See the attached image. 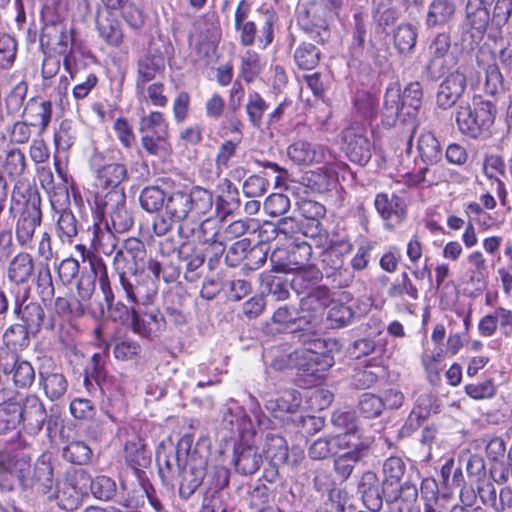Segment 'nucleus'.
I'll return each mask as SVG.
<instances>
[{"label": "nucleus", "mask_w": 512, "mask_h": 512, "mask_svg": "<svg viewBox=\"0 0 512 512\" xmlns=\"http://www.w3.org/2000/svg\"><path fill=\"white\" fill-rule=\"evenodd\" d=\"M42 27L39 35L40 48L44 54L55 53L64 57V66L68 69L70 56L79 47L76 31L52 9L47 8L41 13Z\"/></svg>", "instance_id": "f257e3e1"}, {"label": "nucleus", "mask_w": 512, "mask_h": 512, "mask_svg": "<svg viewBox=\"0 0 512 512\" xmlns=\"http://www.w3.org/2000/svg\"><path fill=\"white\" fill-rule=\"evenodd\" d=\"M455 122L464 136L479 140L490 135L496 115V104L482 97H474L473 103L460 102L455 108Z\"/></svg>", "instance_id": "f03ea898"}, {"label": "nucleus", "mask_w": 512, "mask_h": 512, "mask_svg": "<svg viewBox=\"0 0 512 512\" xmlns=\"http://www.w3.org/2000/svg\"><path fill=\"white\" fill-rule=\"evenodd\" d=\"M382 492L387 502L402 500L413 503L418 498L419 474L412 468L407 471L401 457L391 456L383 462Z\"/></svg>", "instance_id": "7ed1b4c3"}, {"label": "nucleus", "mask_w": 512, "mask_h": 512, "mask_svg": "<svg viewBox=\"0 0 512 512\" xmlns=\"http://www.w3.org/2000/svg\"><path fill=\"white\" fill-rule=\"evenodd\" d=\"M13 199L24 205L16 225V238L25 247L32 241L36 228L41 224V198L36 188L26 186L23 190L15 187Z\"/></svg>", "instance_id": "20e7f679"}, {"label": "nucleus", "mask_w": 512, "mask_h": 512, "mask_svg": "<svg viewBox=\"0 0 512 512\" xmlns=\"http://www.w3.org/2000/svg\"><path fill=\"white\" fill-rule=\"evenodd\" d=\"M31 457L20 450L0 451V489L13 491L17 486L27 490L30 485Z\"/></svg>", "instance_id": "39448f33"}, {"label": "nucleus", "mask_w": 512, "mask_h": 512, "mask_svg": "<svg viewBox=\"0 0 512 512\" xmlns=\"http://www.w3.org/2000/svg\"><path fill=\"white\" fill-rule=\"evenodd\" d=\"M451 34L443 31L432 39L429 47V60L424 67L423 77L436 81L446 74L455 64V57L450 53Z\"/></svg>", "instance_id": "423d86ee"}, {"label": "nucleus", "mask_w": 512, "mask_h": 512, "mask_svg": "<svg viewBox=\"0 0 512 512\" xmlns=\"http://www.w3.org/2000/svg\"><path fill=\"white\" fill-rule=\"evenodd\" d=\"M118 281L131 303L149 306L157 296L158 281L153 275L145 273L144 269L133 272L130 276L122 273Z\"/></svg>", "instance_id": "0eeeda50"}, {"label": "nucleus", "mask_w": 512, "mask_h": 512, "mask_svg": "<svg viewBox=\"0 0 512 512\" xmlns=\"http://www.w3.org/2000/svg\"><path fill=\"white\" fill-rule=\"evenodd\" d=\"M147 249L143 241L138 238L126 239L122 247L118 249L113 257V268L121 278L122 273L131 274L147 268Z\"/></svg>", "instance_id": "6e6552de"}, {"label": "nucleus", "mask_w": 512, "mask_h": 512, "mask_svg": "<svg viewBox=\"0 0 512 512\" xmlns=\"http://www.w3.org/2000/svg\"><path fill=\"white\" fill-rule=\"evenodd\" d=\"M312 253V246L307 242L278 247L270 255L272 271L290 273L301 269L310 261Z\"/></svg>", "instance_id": "1a4fd4ad"}, {"label": "nucleus", "mask_w": 512, "mask_h": 512, "mask_svg": "<svg viewBox=\"0 0 512 512\" xmlns=\"http://www.w3.org/2000/svg\"><path fill=\"white\" fill-rule=\"evenodd\" d=\"M488 2L481 0H468L465 5V15L462 22V41L470 38V43L480 42L491 20L490 13L486 7Z\"/></svg>", "instance_id": "9d476101"}, {"label": "nucleus", "mask_w": 512, "mask_h": 512, "mask_svg": "<svg viewBox=\"0 0 512 512\" xmlns=\"http://www.w3.org/2000/svg\"><path fill=\"white\" fill-rule=\"evenodd\" d=\"M144 307L132 311L131 330L142 338L155 340L166 330L167 320L158 308Z\"/></svg>", "instance_id": "9b49d317"}, {"label": "nucleus", "mask_w": 512, "mask_h": 512, "mask_svg": "<svg viewBox=\"0 0 512 512\" xmlns=\"http://www.w3.org/2000/svg\"><path fill=\"white\" fill-rule=\"evenodd\" d=\"M252 433H242L239 441L233 446L232 463L236 472L241 475H253L261 467L263 456L258 452V448L250 442Z\"/></svg>", "instance_id": "f8f14e48"}, {"label": "nucleus", "mask_w": 512, "mask_h": 512, "mask_svg": "<svg viewBox=\"0 0 512 512\" xmlns=\"http://www.w3.org/2000/svg\"><path fill=\"white\" fill-rule=\"evenodd\" d=\"M206 466V458L197 457L195 453H191L188 459H186L181 472L178 474L180 478L178 492L181 499L188 500L204 484Z\"/></svg>", "instance_id": "ddd939ff"}, {"label": "nucleus", "mask_w": 512, "mask_h": 512, "mask_svg": "<svg viewBox=\"0 0 512 512\" xmlns=\"http://www.w3.org/2000/svg\"><path fill=\"white\" fill-rule=\"evenodd\" d=\"M0 369L6 375L11 374L19 388H28L35 380V370L30 362L20 359L15 351L8 348H0Z\"/></svg>", "instance_id": "4468645a"}, {"label": "nucleus", "mask_w": 512, "mask_h": 512, "mask_svg": "<svg viewBox=\"0 0 512 512\" xmlns=\"http://www.w3.org/2000/svg\"><path fill=\"white\" fill-rule=\"evenodd\" d=\"M91 165L96 173L98 184L109 192L120 190L119 186L128 178L126 165L122 163H106L102 153H95Z\"/></svg>", "instance_id": "2eb2a0df"}, {"label": "nucleus", "mask_w": 512, "mask_h": 512, "mask_svg": "<svg viewBox=\"0 0 512 512\" xmlns=\"http://www.w3.org/2000/svg\"><path fill=\"white\" fill-rule=\"evenodd\" d=\"M191 439L188 436L181 438L177 446L169 452L157 453L159 474L162 478L174 479L181 472L190 453Z\"/></svg>", "instance_id": "dca6fc26"}, {"label": "nucleus", "mask_w": 512, "mask_h": 512, "mask_svg": "<svg viewBox=\"0 0 512 512\" xmlns=\"http://www.w3.org/2000/svg\"><path fill=\"white\" fill-rule=\"evenodd\" d=\"M21 421L33 433H39L44 425L47 426L48 433H51L52 426L56 425L55 418L48 416L44 404L36 395H28L23 404H20Z\"/></svg>", "instance_id": "f3484780"}, {"label": "nucleus", "mask_w": 512, "mask_h": 512, "mask_svg": "<svg viewBox=\"0 0 512 512\" xmlns=\"http://www.w3.org/2000/svg\"><path fill=\"white\" fill-rule=\"evenodd\" d=\"M105 209L110 214V227L116 233H124L134 224L132 213L126 207L124 189L108 192L105 196Z\"/></svg>", "instance_id": "a211bd4d"}, {"label": "nucleus", "mask_w": 512, "mask_h": 512, "mask_svg": "<svg viewBox=\"0 0 512 512\" xmlns=\"http://www.w3.org/2000/svg\"><path fill=\"white\" fill-rule=\"evenodd\" d=\"M467 81L463 73L454 72L449 74L439 85L436 94V105L442 110H448L457 107L464 100L466 94Z\"/></svg>", "instance_id": "6ab92c4d"}, {"label": "nucleus", "mask_w": 512, "mask_h": 512, "mask_svg": "<svg viewBox=\"0 0 512 512\" xmlns=\"http://www.w3.org/2000/svg\"><path fill=\"white\" fill-rule=\"evenodd\" d=\"M166 243L171 245L172 251L177 250L178 258L185 262V279L188 282H195L200 276L198 270L205 262V252L203 249L186 241L176 248L172 240L166 239L164 242H160L161 251Z\"/></svg>", "instance_id": "aec40b11"}, {"label": "nucleus", "mask_w": 512, "mask_h": 512, "mask_svg": "<svg viewBox=\"0 0 512 512\" xmlns=\"http://www.w3.org/2000/svg\"><path fill=\"white\" fill-rule=\"evenodd\" d=\"M30 485L28 489H36L37 492L47 495V497L58 486L59 482L54 476V467L50 461V455L42 454L34 464L33 471L28 474Z\"/></svg>", "instance_id": "412c9836"}, {"label": "nucleus", "mask_w": 512, "mask_h": 512, "mask_svg": "<svg viewBox=\"0 0 512 512\" xmlns=\"http://www.w3.org/2000/svg\"><path fill=\"white\" fill-rule=\"evenodd\" d=\"M136 89L138 93H144L145 85L152 81L156 75L165 68V57L157 49H150L148 53L139 58L137 63Z\"/></svg>", "instance_id": "4be33fe9"}, {"label": "nucleus", "mask_w": 512, "mask_h": 512, "mask_svg": "<svg viewBox=\"0 0 512 512\" xmlns=\"http://www.w3.org/2000/svg\"><path fill=\"white\" fill-rule=\"evenodd\" d=\"M372 440L358 431L345 432L335 436V444L338 450H345L346 454L354 460L362 461L369 455Z\"/></svg>", "instance_id": "5701e85b"}, {"label": "nucleus", "mask_w": 512, "mask_h": 512, "mask_svg": "<svg viewBox=\"0 0 512 512\" xmlns=\"http://www.w3.org/2000/svg\"><path fill=\"white\" fill-rule=\"evenodd\" d=\"M345 152L350 161L364 166L371 157L373 145L367 136L356 133L353 129L344 132Z\"/></svg>", "instance_id": "b1692460"}, {"label": "nucleus", "mask_w": 512, "mask_h": 512, "mask_svg": "<svg viewBox=\"0 0 512 512\" xmlns=\"http://www.w3.org/2000/svg\"><path fill=\"white\" fill-rule=\"evenodd\" d=\"M124 458L126 464L135 471L140 479L145 474L143 469L151 465V452L147 449L144 440L139 436H134L125 443Z\"/></svg>", "instance_id": "393cba45"}, {"label": "nucleus", "mask_w": 512, "mask_h": 512, "mask_svg": "<svg viewBox=\"0 0 512 512\" xmlns=\"http://www.w3.org/2000/svg\"><path fill=\"white\" fill-rule=\"evenodd\" d=\"M76 295L69 297L58 296L54 299V313L63 320L80 318L85 314L90 299L81 293L79 286H75Z\"/></svg>", "instance_id": "a878e982"}, {"label": "nucleus", "mask_w": 512, "mask_h": 512, "mask_svg": "<svg viewBox=\"0 0 512 512\" xmlns=\"http://www.w3.org/2000/svg\"><path fill=\"white\" fill-rule=\"evenodd\" d=\"M109 345L105 344L104 350L93 354L90 362L84 370V385L88 391L97 388L103 391V384L107 378L106 361L108 358Z\"/></svg>", "instance_id": "bb28decb"}, {"label": "nucleus", "mask_w": 512, "mask_h": 512, "mask_svg": "<svg viewBox=\"0 0 512 512\" xmlns=\"http://www.w3.org/2000/svg\"><path fill=\"white\" fill-rule=\"evenodd\" d=\"M26 298L20 300L19 297L14 301V314L22 321L21 324L27 326L31 334H37L45 321V311L40 303H26Z\"/></svg>", "instance_id": "cd10ccee"}, {"label": "nucleus", "mask_w": 512, "mask_h": 512, "mask_svg": "<svg viewBox=\"0 0 512 512\" xmlns=\"http://www.w3.org/2000/svg\"><path fill=\"white\" fill-rule=\"evenodd\" d=\"M22 116L32 127L39 128L40 133L44 132L52 118V103L40 97L30 98L22 112Z\"/></svg>", "instance_id": "c85d7f7f"}, {"label": "nucleus", "mask_w": 512, "mask_h": 512, "mask_svg": "<svg viewBox=\"0 0 512 512\" xmlns=\"http://www.w3.org/2000/svg\"><path fill=\"white\" fill-rule=\"evenodd\" d=\"M375 208L384 220L401 223L407 213L405 200L396 194L379 193L374 201Z\"/></svg>", "instance_id": "c756f323"}, {"label": "nucleus", "mask_w": 512, "mask_h": 512, "mask_svg": "<svg viewBox=\"0 0 512 512\" xmlns=\"http://www.w3.org/2000/svg\"><path fill=\"white\" fill-rule=\"evenodd\" d=\"M290 159L301 165L321 163L325 160V148L307 141H297L291 144L287 150Z\"/></svg>", "instance_id": "7c9ffc66"}, {"label": "nucleus", "mask_w": 512, "mask_h": 512, "mask_svg": "<svg viewBox=\"0 0 512 512\" xmlns=\"http://www.w3.org/2000/svg\"><path fill=\"white\" fill-rule=\"evenodd\" d=\"M393 0H373L371 15L377 33L387 34V29L393 26L401 16L397 7L392 5Z\"/></svg>", "instance_id": "2f4dec72"}, {"label": "nucleus", "mask_w": 512, "mask_h": 512, "mask_svg": "<svg viewBox=\"0 0 512 512\" xmlns=\"http://www.w3.org/2000/svg\"><path fill=\"white\" fill-rule=\"evenodd\" d=\"M456 15L453 0H433L427 9L425 25L428 29L442 27L450 23Z\"/></svg>", "instance_id": "473e14b6"}, {"label": "nucleus", "mask_w": 512, "mask_h": 512, "mask_svg": "<svg viewBox=\"0 0 512 512\" xmlns=\"http://www.w3.org/2000/svg\"><path fill=\"white\" fill-rule=\"evenodd\" d=\"M262 452L269 465L282 466L289 459V447L286 439L273 432H268L265 435Z\"/></svg>", "instance_id": "72a5a7b5"}, {"label": "nucleus", "mask_w": 512, "mask_h": 512, "mask_svg": "<svg viewBox=\"0 0 512 512\" xmlns=\"http://www.w3.org/2000/svg\"><path fill=\"white\" fill-rule=\"evenodd\" d=\"M420 109L421 105L402 101L399 113L395 116L399 124L403 125V135L406 139L407 153H410L412 150L413 137L419 126Z\"/></svg>", "instance_id": "f704fd0d"}, {"label": "nucleus", "mask_w": 512, "mask_h": 512, "mask_svg": "<svg viewBox=\"0 0 512 512\" xmlns=\"http://www.w3.org/2000/svg\"><path fill=\"white\" fill-rule=\"evenodd\" d=\"M39 378L45 395L51 401H57L66 394L68 381L59 370L54 369L49 371L42 367L39 370Z\"/></svg>", "instance_id": "c9c22d12"}, {"label": "nucleus", "mask_w": 512, "mask_h": 512, "mask_svg": "<svg viewBox=\"0 0 512 512\" xmlns=\"http://www.w3.org/2000/svg\"><path fill=\"white\" fill-rule=\"evenodd\" d=\"M337 346L334 339H322L319 335L308 348L296 350L293 355H307L320 361L322 368H331L334 363L333 348Z\"/></svg>", "instance_id": "e433bc0d"}, {"label": "nucleus", "mask_w": 512, "mask_h": 512, "mask_svg": "<svg viewBox=\"0 0 512 512\" xmlns=\"http://www.w3.org/2000/svg\"><path fill=\"white\" fill-rule=\"evenodd\" d=\"M301 402L300 393L293 389L285 391L278 398L269 399L265 407L275 418H282L285 414L294 415L300 408Z\"/></svg>", "instance_id": "4c0bfd02"}, {"label": "nucleus", "mask_w": 512, "mask_h": 512, "mask_svg": "<svg viewBox=\"0 0 512 512\" xmlns=\"http://www.w3.org/2000/svg\"><path fill=\"white\" fill-rule=\"evenodd\" d=\"M34 274V260L29 253L20 252L10 261L8 279L17 284L27 283Z\"/></svg>", "instance_id": "58836bf2"}, {"label": "nucleus", "mask_w": 512, "mask_h": 512, "mask_svg": "<svg viewBox=\"0 0 512 512\" xmlns=\"http://www.w3.org/2000/svg\"><path fill=\"white\" fill-rule=\"evenodd\" d=\"M293 273V277L290 279L291 289L297 294H306L323 278L322 271L315 265L309 264L304 265L301 269H298Z\"/></svg>", "instance_id": "ea45409f"}, {"label": "nucleus", "mask_w": 512, "mask_h": 512, "mask_svg": "<svg viewBox=\"0 0 512 512\" xmlns=\"http://www.w3.org/2000/svg\"><path fill=\"white\" fill-rule=\"evenodd\" d=\"M222 192L216 197V210L223 214H230L241 205L238 188L228 178H223L219 184Z\"/></svg>", "instance_id": "a19ab883"}, {"label": "nucleus", "mask_w": 512, "mask_h": 512, "mask_svg": "<svg viewBox=\"0 0 512 512\" xmlns=\"http://www.w3.org/2000/svg\"><path fill=\"white\" fill-rule=\"evenodd\" d=\"M262 294L267 293L275 300H286L290 296L291 282L285 276L274 275L271 272L262 273L261 276Z\"/></svg>", "instance_id": "79ce46f5"}, {"label": "nucleus", "mask_w": 512, "mask_h": 512, "mask_svg": "<svg viewBox=\"0 0 512 512\" xmlns=\"http://www.w3.org/2000/svg\"><path fill=\"white\" fill-rule=\"evenodd\" d=\"M100 37L109 45L119 46L123 41V32L120 22L108 12L106 16H98L96 20Z\"/></svg>", "instance_id": "37998d69"}, {"label": "nucleus", "mask_w": 512, "mask_h": 512, "mask_svg": "<svg viewBox=\"0 0 512 512\" xmlns=\"http://www.w3.org/2000/svg\"><path fill=\"white\" fill-rule=\"evenodd\" d=\"M198 241L206 245L203 251L205 252V257L208 256V268L210 270L216 269L226 250L225 240L222 238L220 231L216 230L210 236H198Z\"/></svg>", "instance_id": "c03bdc74"}, {"label": "nucleus", "mask_w": 512, "mask_h": 512, "mask_svg": "<svg viewBox=\"0 0 512 512\" xmlns=\"http://www.w3.org/2000/svg\"><path fill=\"white\" fill-rule=\"evenodd\" d=\"M82 492L69 482H64L54 489L48 496L49 500H56L59 508L66 511H74L78 508L81 501Z\"/></svg>", "instance_id": "a18cd8bd"}, {"label": "nucleus", "mask_w": 512, "mask_h": 512, "mask_svg": "<svg viewBox=\"0 0 512 512\" xmlns=\"http://www.w3.org/2000/svg\"><path fill=\"white\" fill-rule=\"evenodd\" d=\"M165 212L177 222L186 220L191 213L188 192L177 190L170 193L166 199Z\"/></svg>", "instance_id": "49530a36"}, {"label": "nucleus", "mask_w": 512, "mask_h": 512, "mask_svg": "<svg viewBox=\"0 0 512 512\" xmlns=\"http://www.w3.org/2000/svg\"><path fill=\"white\" fill-rule=\"evenodd\" d=\"M418 152L426 165L437 164L442 159V149L432 132L422 133L418 139Z\"/></svg>", "instance_id": "de8ad7c7"}, {"label": "nucleus", "mask_w": 512, "mask_h": 512, "mask_svg": "<svg viewBox=\"0 0 512 512\" xmlns=\"http://www.w3.org/2000/svg\"><path fill=\"white\" fill-rule=\"evenodd\" d=\"M82 480L89 482V488L93 496L99 500H111L117 491L116 482L104 475L91 479L85 472L80 474Z\"/></svg>", "instance_id": "09e8293b"}, {"label": "nucleus", "mask_w": 512, "mask_h": 512, "mask_svg": "<svg viewBox=\"0 0 512 512\" xmlns=\"http://www.w3.org/2000/svg\"><path fill=\"white\" fill-rule=\"evenodd\" d=\"M204 480V496L217 497L218 493L228 486L230 471L223 466H215L210 471L206 470Z\"/></svg>", "instance_id": "8fccbe9b"}, {"label": "nucleus", "mask_w": 512, "mask_h": 512, "mask_svg": "<svg viewBox=\"0 0 512 512\" xmlns=\"http://www.w3.org/2000/svg\"><path fill=\"white\" fill-rule=\"evenodd\" d=\"M387 294L393 299H404L406 296L415 301L419 298V290L412 282L408 272L403 271L398 278L391 284Z\"/></svg>", "instance_id": "3c124183"}, {"label": "nucleus", "mask_w": 512, "mask_h": 512, "mask_svg": "<svg viewBox=\"0 0 512 512\" xmlns=\"http://www.w3.org/2000/svg\"><path fill=\"white\" fill-rule=\"evenodd\" d=\"M394 45L401 54L413 51L417 43V28L410 23L400 24L394 31Z\"/></svg>", "instance_id": "603ef678"}, {"label": "nucleus", "mask_w": 512, "mask_h": 512, "mask_svg": "<svg viewBox=\"0 0 512 512\" xmlns=\"http://www.w3.org/2000/svg\"><path fill=\"white\" fill-rule=\"evenodd\" d=\"M115 231L110 227L109 222L105 223V229L99 224L94 225L93 244L105 255H111L117 251L118 238Z\"/></svg>", "instance_id": "864d4df0"}, {"label": "nucleus", "mask_w": 512, "mask_h": 512, "mask_svg": "<svg viewBox=\"0 0 512 512\" xmlns=\"http://www.w3.org/2000/svg\"><path fill=\"white\" fill-rule=\"evenodd\" d=\"M356 315L352 306L341 302H335L327 314V321L332 329L344 328L352 323Z\"/></svg>", "instance_id": "5fc2aeb1"}, {"label": "nucleus", "mask_w": 512, "mask_h": 512, "mask_svg": "<svg viewBox=\"0 0 512 512\" xmlns=\"http://www.w3.org/2000/svg\"><path fill=\"white\" fill-rule=\"evenodd\" d=\"M307 186L318 193H327L338 185V178L332 171H312L306 176Z\"/></svg>", "instance_id": "6e6d98bb"}, {"label": "nucleus", "mask_w": 512, "mask_h": 512, "mask_svg": "<svg viewBox=\"0 0 512 512\" xmlns=\"http://www.w3.org/2000/svg\"><path fill=\"white\" fill-rule=\"evenodd\" d=\"M188 198L191 205V213L198 216L206 215L213 207V193L203 187L194 186L188 192Z\"/></svg>", "instance_id": "4d7b16f0"}, {"label": "nucleus", "mask_w": 512, "mask_h": 512, "mask_svg": "<svg viewBox=\"0 0 512 512\" xmlns=\"http://www.w3.org/2000/svg\"><path fill=\"white\" fill-rule=\"evenodd\" d=\"M167 196L159 186H147L140 193V205L149 213L158 212L165 205Z\"/></svg>", "instance_id": "13d9d810"}, {"label": "nucleus", "mask_w": 512, "mask_h": 512, "mask_svg": "<svg viewBox=\"0 0 512 512\" xmlns=\"http://www.w3.org/2000/svg\"><path fill=\"white\" fill-rule=\"evenodd\" d=\"M21 423L20 404L17 402H4L0 404V435L17 428Z\"/></svg>", "instance_id": "bf43d9fd"}, {"label": "nucleus", "mask_w": 512, "mask_h": 512, "mask_svg": "<svg viewBox=\"0 0 512 512\" xmlns=\"http://www.w3.org/2000/svg\"><path fill=\"white\" fill-rule=\"evenodd\" d=\"M294 60L303 70L314 69L320 60V50L309 42H302L295 50Z\"/></svg>", "instance_id": "052dcab7"}, {"label": "nucleus", "mask_w": 512, "mask_h": 512, "mask_svg": "<svg viewBox=\"0 0 512 512\" xmlns=\"http://www.w3.org/2000/svg\"><path fill=\"white\" fill-rule=\"evenodd\" d=\"M147 270L159 281L162 279L165 283H174L180 276V267L172 262L162 263L156 259L147 260Z\"/></svg>", "instance_id": "680f3d73"}, {"label": "nucleus", "mask_w": 512, "mask_h": 512, "mask_svg": "<svg viewBox=\"0 0 512 512\" xmlns=\"http://www.w3.org/2000/svg\"><path fill=\"white\" fill-rule=\"evenodd\" d=\"M29 334H31V331L27 326L21 323L11 325L3 334V340L6 344L5 348L10 349L9 347H11L12 351H15L28 347L30 343Z\"/></svg>", "instance_id": "e2e57ef3"}, {"label": "nucleus", "mask_w": 512, "mask_h": 512, "mask_svg": "<svg viewBox=\"0 0 512 512\" xmlns=\"http://www.w3.org/2000/svg\"><path fill=\"white\" fill-rule=\"evenodd\" d=\"M357 410L367 419L379 417L384 410L382 397L369 392L362 393L358 398Z\"/></svg>", "instance_id": "0e129e2a"}, {"label": "nucleus", "mask_w": 512, "mask_h": 512, "mask_svg": "<svg viewBox=\"0 0 512 512\" xmlns=\"http://www.w3.org/2000/svg\"><path fill=\"white\" fill-rule=\"evenodd\" d=\"M62 455L70 463L86 465L90 462L93 452L85 442L72 441L64 447Z\"/></svg>", "instance_id": "69168bd1"}, {"label": "nucleus", "mask_w": 512, "mask_h": 512, "mask_svg": "<svg viewBox=\"0 0 512 512\" xmlns=\"http://www.w3.org/2000/svg\"><path fill=\"white\" fill-rule=\"evenodd\" d=\"M249 505L251 509H258L274 505L276 492L271 485L264 483L256 484L249 491Z\"/></svg>", "instance_id": "338daca9"}, {"label": "nucleus", "mask_w": 512, "mask_h": 512, "mask_svg": "<svg viewBox=\"0 0 512 512\" xmlns=\"http://www.w3.org/2000/svg\"><path fill=\"white\" fill-rule=\"evenodd\" d=\"M268 107L269 105L259 93L253 92L249 94L245 109L253 127L260 128L262 126L263 115Z\"/></svg>", "instance_id": "774afa93"}]
</instances>
